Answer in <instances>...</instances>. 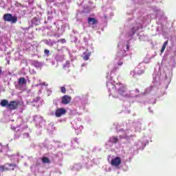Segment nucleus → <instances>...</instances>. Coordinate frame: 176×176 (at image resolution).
Here are the masks:
<instances>
[{
  "mask_svg": "<svg viewBox=\"0 0 176 176\" xmlns=\"http://www.w3.org/2000/svg\"><path fill=\"white\" fill-rule=\"evenodd\" d=\"M9 167H17V164H6Z\"/></svg>",
  "mask_w": 176,
  "mask_h": 176,
  "instance_id": "obj_16",
  "label": "nucleus"
},
{
  "mask_svg": "<svg viewBox=\"0 0 176 176\" xmlns=\"http://www.w3.org/2000/svg\"><path fill=\"white\" fill-rule=\"evenodd\" d=\"M90 56H91V52H84L82 54V58L85 61H87L89 60Z\"/></svg>",
  "mask_w": 176,
  "mask_h": 176,
  "instance_id": "obj_9",
  "label": "nucleus"
},
{
  "mask_svg": "<svg viewBox=\"0 0 176 176\" xmlns=\"http://www.w3.org/2000/svg\"><path fill=\"white\" fill-rule=\"evenodd\" d=\"M0 171H1V173H3V165L0 166Z\"/></svg>",
  "mask_w": 176,
  "mask_h": 176,
  "instance_id": "obj_21",
  "label": "nucleus"
},
{
  "mask_svg": "<svg viewBox=\"0 0 176 176\" xmlns=\"http://www.w3.org/2000/svg\"><path fill=\"white\" fill-rule=\"evenodd\" d=\"M10 170L9 168L6 167V165H3V171H9Z\"/></svg>",
  "mask_w": 176,
  "mask_h": 176,
  "instance_id": "obj_15",
  "label": "nucleus"
},
{
  "mask_svg": "<svg viewBox=\"0 0 176 176\" xmlns=\"http://www.w3.org/2000/svg\"><path fill=\"white\" fill-rule=\"evenodd\" d=\"M2 74V67H0V75Z\"/></svg>",
  "mask_w": 176,
  "mask_h": 176,
  "instance_id": "obj_23",
  "label": "nucleus"
},
{
  "mask_svg": "<svg viewBox=\"0 0 176 176\" xmlns=\"http://www.w3.org/2000/svg\"><path fill=\"white\" fill-rule=\"evenodd\" d=\"M41 160L43 163H47V164H50V159L47 158V157H43Z\"/></svg>",
  "mask_w": 176,
  "mask_h": 176,
  "instance_id": "obj_13",
  "label": "nucleus"
},
{
  "mask_svg": "<svg viewBox=\"0 0 176 176\" xmlns=\"http://www.w3.org/2000/svg\"><path fill=\"white\" fill-rule=\"evenodd\" d=\"M118 56H120V54H118Z\"/></svg>",
  "mask_w": 176,
  "mask_h": 176,
  "instance_id": "obj_26",
  "label": "nucleus"
},
{
  "mask_svg": "<svg viewBox=\"0 0 176 176\" xmlns=\"http://www.w3.org/2000/svg\"><path fill=\"white\" fill-rule=\"evenodd\" d=\"M111 166L118 167V166H120V164H122V160L120 159V157H116L114 159L111 160Z\"/></svg>",
  "mask_w": 176,
  "mask_h": 176,
  "instance_id": "obj_5",
  "label": "nucleus"
},
{
  "mask_svg": "<svg viewBox=\"0 0 176 176\" xmlns=\"http://www.w3.org/2000/svg\"><path fill=\"white\" fill-rule=\"evenodd\" d=\"M18 85L23 86V85H27V81L24 77L19 78Z\"/></svg>",
  "mask_w": 176,
  "mask_h": 176,
  "instance_id": "obj_10",
  "label": "nucleus"
},
{
  "mask_svg": "<svg viewBox=\"0 0 176 176\" xmlns=\"http://www.w3.org/2000/svg\"><path fill=\"white\" fill-rule=\"evenodd\" d=\"M72 98L69 96L65 95L61 98V104L63 105H67L71 102Z\"/></svg>",
  "mask_w": 176,
  "mask_h": 176,
  "instance_id": "obj_6",
  "label": "nucleus"
},
{
  "mask_svg": "<svg viewBox=\"0 0 176 176\" xmlns=\"http://www.w3.org/2000/svg\"><path fill=\"white\" fill-rule=\"evenodd\" d=\"M130 49V45H126V50H129Z\"/></svg>",
  "mask_w": 176,
  "mask_h": 176,
  "instance_id": "obj_22",
  "label": "nucleus"
},
{
  "mask_svg": "<svg viewBox=\"0 0 176 176\" xmlns=\"http://www.w3.org/2000/svg\"><path fill=\"white\" fill-rule=\"evenodd\" d=\"M37 63H38V61H34V63H35V64H37Z\"/></svg>",
  "mask_w": 176,
  "mask_h": 176,
  "instance_id": "obj_24",
  "label": "nucleus"
},
{
  "mask_svg": "<svg viewBox=\"0 0 176 176\" xmlns=\"http://www.w3.org/2000/svg\"><path fill=\"white\" fill-rule=\"evenodd\" d=\"M110 141L113 144H118V142H119V139H118V137L116 136H113L110 138Z\"/></svg>",
  "mask_w": 176,
  "mask_h": 176,
  "instance_id": "obj_11",
  "label": "nucleus"
},
{
  "mask_svg": "<svg viewBox=\"0 0 176 176\" xmlns=\"http://www.w3.org/2000/svg\"><path fill=\"white\" fill-rule=\"evenodd\" d=\"M115 91L113 92L112 96L114 98H119V96L123 97H129L127 95V87L124 84H119L115 86Z\"/></svg>",
  "mask_w": 176,
  "mask_h": 176,
  "instance_id": "obj_1",
  "label": "nucleus"
},
{
  "mask_svg": "<svg viewBox=\"0 0 176 176\" xmlns=\"http://www.w3.org/2000/svg\"><path fill=\"white\" fill-rule=\"evenodd\" d=\"M168 45V40H167L166 41H165L162 45V47L161 49V53H163V52H164V50H166V47H167V45Z\"/></svg>",
  "mask_w": 176,
  "mask_h": 176,
  "instance_id": "obj_12",
  "label": "nucleus"
},
{
  "mask_svg": "<svg viewBox=\"0 0 176 176\" xmlns=\"http://www.w3.org/2000/svg\"><path fill=\"white\" fill-rule=\"evenodd\" d=\"M131 32H132V35H134V34H135V30H134V28H132Z\"/></svg>",
  "mask_w": 176,
  "mask_h": 176,
  "instance_id": "obj_20",
  "label": "nucleus"
},
{
  "mask_svg": "<svg viewBox=\"0 0 176 176\" xmlns=\"http://www.w3.org/2000/svg\"><path fill=\"white\" fill-rule=\"evenodd\" d=\"M44 53H45V54H49V53H50V51H49V50H44Z\"/></svg>",
  "mask_w": 176,
  "mask_h": 176,
  "instance_id": "obj_19",
  "label": "nucleus"
},
{
  "mask_svg": "<svg viewBox=\"0 0 176 176\" xmlns=\"http://www.w3.org/2000/svg\"><path fill=\"white\" fill-rule=\"evenodd\" d=\"M17 108H19V102L17 101L12 100L8 103V107L7 109L9 111H14L17 109Z\"/></svg>",
  "mask_w": 176,
  "mask_h": 176,
  "instance_id": "obj_3",
  "label": "nucleus"
},
{
  "mask_svg": "<svg viewBox=\"0 0 176 176\" xmlns=\"http://www.w3.org/2000/svg\"><path fill=\"white\" fill-rule=\"evenodd\" d=\"M118 65H119L120 67L122 66V65H123V61L120 60V61L118 62Z\"/></svg>",
  "mask_w": 176,
  "mask_h": 176,
  "instance_id": "obj_18",
  "label": "nucleus"
},
{
  "mask_svg": "<svg viewBox=\"0 0 176 176\" xmlns=\"http://www.w3.org/2000/svg\"><path fill=\"white\" fill-rule=\"evenodd\" d=\"M12 171H14V168H12Z\"/></svg>",
  "mask_w": 176,
  "mask_h": 176,
  "instance_id": "obj_25",
  "label": "nucleus"
},
{
  "mask_svg": "<svg viewBox=\"0 0 176 176\" xmlns=\"http://www.w3.org/2000/svg\"><path fill=\"white\" fill-rule=\"evenodd\" d=\"M67 113V110L64 108H60L56 110L55 116L56 118H61L63 115Z\"/></svg>",
  "mask_w": 176,
  "mask_h": 176,
  "instance_id": "obj_4",
  "label": "nucleus"
},
{
  "mask_svg": "<svg viewBox=\"0 0 176 176\" xmlns=\"http://www.w3.org/2000/svg\"><path fill=\"white\" fill-rule=\"evenodd\" d=\"M58 42H60V43H65L67 41L65 40V38H61L58 40Z\"/></svg>",
  "mask_w": 176,
  "mask_h": 176,
  "instance_id": "obj_17",
  "label": "nucleus"
},
{
  "mask_svg": "<svg viewBox=\"0 0 176 176\" xmlns=\"http://www.w3.org/2000/svg\"><path fill=\"white\" fill-rule=\"evenodd\" d=\"M0 105H1V107H6L8 109V105H9V101L6 99H3V100H1V101L0 102Z\"/></svg>",
  "mask_w": 176,
  "mask_h": 176,
  "instance_id": "obj_8",
  "label": "nucleus"
},
{
  "mask_svg": "<svg viewBox=\"0 0 176 176\" xmlns=\"http://www.w3.org/2000/svg\"><path fill=\"white\" fill-rule=\"evenodd\" d=\"M60 91L63 94H65V93H67V89H65V87H60Z\"/></svg>",
  "mask_w": 176,
  "mask_h": 176,
  "instance_id": "obj_14",
  "label": "nucleus"
},
{
  "mask_svg": "<svg viewBox=\"0 0 176 176\" xmlns=\"http://www.w3.org/2000/svg\"><path fill=\"white\" fill-rule=\"evenodd\" d=\"M3 20L7 21L8 23H11V24H16L17 23V16L7 13L3 16Z\"/></svg>",
  "mask_w": 176,
  "mask_h": 176,
  "instance_id": "obj_2",
  "label": "nucleus"
},
{
  "mask_svg": "<svg viewBox=\"0 0 176 176\" xmlns=\"http://www.w3.org/2000/svg\"><path fill=\"white\" fill-rule=\"evenodd\" d=\"M88 24L92 25H96L97 24H98V21H97V19L96 18H91L89 17L88 18Z\"/></svg>",
  "mask_w": 176,
  "mask_h": 176,
  "instance_id": "obj_7",
  "label": "nucleus"
},
{
  "mask_svg": "<svg viewBox=\"0 0 176 176\" xmlns=\"http://www.w3.org/2000/svg\"><path fill=\"white\" fill-rule=\"evenodd\" d=\"M26 134V135H28V133H25Z\"/></svg>",
  "mask_w": 176,
  "mask_h": 176,
  "instance_id": "obj_27",
  "label": "nucleus"
}]
</instances>
